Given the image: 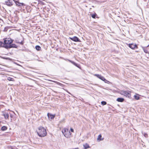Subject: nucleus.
I'll return each mask as SVG.
<instances>
[{"label":"nucleus","mask_w":149,"mask_h":149,"mask_svg":"<svg viewBox=\"0 0 149 149\" xmlns=\"http://www.w3.org/2000/svg\"><path fill=\"white\" fill-rule=\"evenodd\" d=\"M15 41L16 43H19L21 45H22L23 44L22 40H21L19 38H15Z\"/></svg>","instance_id":"obj_9"},{"label":"nucleus","mask_w":149,"mask_h":149,"mask_svg":"<svg viewBox=\"0 0 149 149\" xmlns=\"http://www.w3.org/2000/svg\"><path fill=\"white\" fill-rule=\"evenodd\" d=\"M3 115L6 119H7L8 118L9 115L8 113H5L3 114Z\"/></svg>","instance_id":"obj_14"},{"label":"nucleus","mask_w":149,"mask_h":149,"mask_svg":"<svg viewBox=\"0 0 149 149\" xmlns=\"http://www.w3.org/2000/svg\"><path fill=\"white\" fill-rule=\"evenodd\" d=\"M102 137V136L101 134L98 135V137L97 138V140H99L100 141L102 140L103 139H101V138Z\"/></svg>","instance_id":"obj_20"},{"label":"nucleus","mask_w":149,"mask_h":149,"mask_svg":"<svg viewBox=\"0 0 149 149\" xmlns=\"http://www.w3.org/2000/svg\"><path fill=\"white\" fill-rule=\"evenodd\" d=\"M121 93L126 97L129 98L131 97V94L130 92H127L126 91H121Z\"/></svg>","instance_id":"obj_4"},{"label":"nucleus","mask_w":149,"mask_h":149,"mask_svg":"<svg viewBox=\"0 0 149 149\" xmlns=\"http://www.w3.org/2000/svg\"><path fill=\"white\" fill-rule=\"evenodd\" d=\"M12 78H11L10 77H8V79L9 80H10V81H12Z\"/></svg>","instance_id":"obj_27"},{"label":"nucleus","mask_w":149,"mask_h":149,"mask_svg":"<svg viewBox=\"0 0 149 149\" xmlns=\"http://www.w3.org/2000/svg\"><path fill=\"white\" fill-rule=\"evenodd\" d=\"M35 48L38 51H39L41 49V47L39 45L36 46Z\"/></svg>","instance_id":"obj_19"},{"label":"nucleus","mask_w":149,"mask_h":149,"mask_svg":"<svg viewBox=\"0 0 149 149\" xmlns=\"http://www.w3.org/2000/svg\"><path fill=\"white\" fill-rule=\"evenodd\" d=\"M70 130L72 132H74V130L73 129L71 128Z\"/></svg>","instance_id":"obj_26"},{"label":"nucleus","mask_w":149,"mask_h":149,"mask_svg":"<svg viewBox=\"0 0 149 149\" xmlns=\"http://www.w3.org/2000/svg\"><path fill=\"white\" fill-rule=\"evenodd\" d=\"M6 4L8 6H11L13 5V4L12 2H10V1H6L5 2Z\"/></svg>","instance_id":"obj_12"},{"label":"nucleus","mask_w":149,"mask_h":149,"mask_svg":"<svg viewBox=\"0 0 149 149\" xmlns=\"http://www.w3.org/2000/svg\"><path fill=\"white\" fill-rule=\"evenodd\" d=\"M13 40L10 38H6L4 41L3 47L5 48L6 46L10 45L13 42Z\"/></svg>","instance_id":"obj_3"},{"label":"nucleus","mask_w":149,"mask_h":149,"mask_svg":"<svg viewBox=\"0 0 149 149\" xmlns=\"http://www.w3.org/2000/svg\"><path fill=\"white\" fill-rule=\"evenodd\" d=\"M142 48L144 51V52L146 53H148V51L147 50V49H146V47H142Z\"/></svg>","instance_id":"obj_17"},{"label":"nucleus","mask_w":149,"mask_h":149,"mask_svg":"<svg viewBox=\"0 0 149 149\" xmlns=\"http://www.w3.org/2000/svg\"><path fill=\"white\" fill-rule=\"evenodd\" d=\"M47 116L49 119H50L51 120L54 119L55 117V115H52L49 113H48Z\"/></svg>","instance_id":"obj_11"},{"label":"nucleus","mask_w":149,"mask_h":149,"mask_svg":"<svg viewBox=\"0 0 149 149\" xmlns=\"http://www.w3.org/2000/svg\"><path fill=\"white\" fill-rule=\"evenodd\" d=\"M8 1H10V0H8Z\"/></svg>","instance_id":"obj_31"},{"label":"nucleus","mask_w":149,"mask_h":149,"mask_svg":"<svg viewBox=\"0 0 149 149\" xmlns=\"http://www.w3.org/2000/svg\"><path fill=\"white\" fill-rule=\"evenodd\" d=\"M143 134V135L146 138H147L148 137V135L146 133H142Z\"/></svg>","instance_id":"obj_24"},{"label":"nucleus","mask_w":149,"mask_h":149,"mask_svg":"<svg viewBox=\"0 0 149 149\" xmlns=\"http://www.w3.org/2000/svg\"><path fill=\"white\" fill-rule=\"evenodd\" d=\"M38 135L40 137H44L47 134L46 130L41 126L39 127L37 130Z\"/></svg>","instance_id":"obj_1"},{"label":"nucleus","mask_w":149,"mask_h":149,"mask_svg":"<svg viewBox=\"0 0 149 149\" xmlns=\"http://www.w3.org/2000/svg\"><path fill=\"white\" fill-rule=\"evenodd\" d=\"M84 148L85 149H87L90 147L89 145L87 143H86L83 145Z\"/></svg>","instance_id":"obj_15"},{"label":"nucleus","mask_w":149,"mask_h":149,"mask_svg":"<svg viewBox=\"0 0 149 149\" xmlns=\"http://www.w3.org/2000/svg\"><path fill=\"white\" fill-rule=\"evenodd\" d=\"M134 97L136 100H139L140 98V97L139 96L136 95H134Z\"/></svg>","instance_id":"obj_21"},{"label":"nucleus","mask_w":149,"mask_h":149,"mask_svg":"<svg viewBox=\"0 0 149 149\" xmlns=\"http://www.w3.org/2000/svg\"><path fill=\"white\" fill-rule=\"evenodd\" d=\"M128 46L132 49H134L135 48H137L136 44L134 43L129 44H128Z\"/></svg>","instance_id":"obj_7"},{"label":"nucleus","mask_w":149,"mask_h":149,"mask_svg":"<svg viewBox=\"0 0 149 149\" xmlns=\"http://www.w3.org/2000/svg\"><path fill=\"white\" fill-rule=\"evenodd\" d=\"M149 45H148V46H147V47H148V46H149Z\"/></svg>","instance_id":"obj_30"},{"label":"nucleus","mask_w":149,"mask_h":149,"mask_svg":"<svg viewBox=\"0 0 149 149\" xmlns=\"http://www.w3.org/2000/svg\"><path fill=\"white\" fill-rule=\"evenodd\" d=\"M43 2H42V4H43Z\"/></svg>","instance_id":"obj_32"},{"label":"nucleus","mask_w":149,"mask_h":149,"mask_svg":"<svg viewBox=\"0 0 149 149\" xmlns=\"http://www.w3.org/2000/svg\"><path fill=\"white\" fill-rule=\"evenodd\" d=\"M95 76H97L98 78L101 79V80L104 81L105 83H107V82H109L107 80L105 79L103 76L98 74H95Z\"/></svg>","instance_id":"obj_5"},{"label":"nucleus","mask_w":149,"mask_h":149,"mask_svg":"<svg viewBox=\"0 0 149 149\" xmlns=\"http://www.w3.org/2000/svg\"><path fill=\"white\" fill-rule=\"evenodd\" d=\"M7 127L5 126H3L1 128V130L2 131H4L7 129Z\"/></svg>","instance_id":"obj_18"},{"label":"nucleus","mask_w":149,"mask_h":149,"mask_svg":"<svg viewBox=\"0 0 149 149\" xmlns=\"http://www.w3.org/2000/svg\"><path fill=\"white\" fill-rule=\"evenodd\" d=\"M12 149H17L16 148H12Z\"/></svg>","instance_id":"obj_28"},{"label":"nucleus","mask_w":149,"mask_h":149,"mask_svg":"<svg viewBox=\"0 0 149 149\" xmlns=\"http://www.w3.org/2000/svg\"><path fill=\"white\" fill-rule=\"evenodd\" d=\"M97 15L95 13L94 14H93L91 15L92 17L93 18H95V17L96 16V15Z\"/></svg>","instance_id":"obj_22"},{"label":"nucleus","mask_w":149,"mask_h":149,"mask_svg":"<svg viewBox=\"0 0 149 149\" xmlns=\"http://www.w3.org/2000/svg\"><path fill=\"white\" fill-rule=\"evenodd\" d=\"M15 3L16 5L18 6L22 7L25 5V4L23 3H20L18 1L13 0Z\"/></svg>","instance_id":"obj_6"},{"label":"nucleus","mask_w":149,"mask_h":149,"mask_svg":"<svg viewBox=\"0 0 149 149\" xmlns=\"http://www.w3.org/2000/svg\"><path fill=\"white\" fill-rule=\"evenodd\" d=\"M68 61H70V62L71 63H72V64H74V65H75V66H77V67H78V66H77V64L75 62H74L73 61H71L70 60H67Z\"/></svg>","instance_id":"obj_16"},{"label":"nucleus","mask_w":149,"mask_h":149,"mask_svg":"<svg viewBox=\"0 0 149 149\" xmlns=\"http://www.w3.org/2000/svg\"><path fill=\"white\" fill-rule=\"evenodd\" d=\"M0 20H1V21H3L2 19H1L0 18Z\"/></svg>","instance_id":"obj_29"},{"label":"nucleus","mask_w":149,"mask_h":149,"mask_svg":"<svg viewBox=\"0 0 149 149\" xmlns=\"http://www.w3.org/2000/svg\"><path fill=\"white\" fill-rule=\"evenodd\" d=\"M70 39L72 40L75 42H80L79 39L76 36H74L72 38H70Z\"/></svg>","instance_id":"obj_10"},{"label":"nucleus","mask_w":149,"mask_h":149,"mask_svg":"<svg viewBox=\"0 0 149 149\" xmlns=\"http://www.w3.org/2000/svg\"><path fill=\"white\" fill-rule=\"evenodd\" d=\"M101 104L102 105H105L107 104V102L104 101H103L101 102Z\"/></svg>","instance_id":"obj_23"},{"label":"nucleus","mask_w":149,"mask_h":149,"mask_svg":"<svg viewBox=\"0 0 149 149\" xmlns=\"http://www.w3.org/2000/svg\"><path fill=\"white\" fill-rule=\"evenodd\" d=\"M124 99L123 98L119 97L117 99V100L119 102H122L124 101Z\"/></svg>","instance_id":"obj_13"},{"label":"nucleus","mask_w":149,"mask_h":149,"mask_svg":"<svg viewBox=\"0 0 149 149\" xmlns=\"http://www.w3.org/2000/svg\"><path fill=\"white\" fill-rule=\"evenodd\" d=\"M62 132L65 137L69 138L71 136V134L68 129L65 128L63 129L62 130Z\"/></svg>","instance_id":"obj_2"},{"label":"nucleus","mask_w":149,"mask_h":149,"mask_svg":"<svg viewBox=\"0 0 149 149\" xmlns=\"http://www.w3.org/2000/svg\"><path fill=\"white\" fill-rule=\"evenodd\" d=\"M17 45L14 44H10V45L8 46H6L5 48L7 49L10 48H17Z\"/></svg>","instance_id":"obj_8"},{"label":"nucleus","mask_w":149,"mask_h":149,"mask_svg":"<svg viewBox=\"0 0 149 149\" xmlns=\"http://www.w3.org/2000/svg\"><path fill=\"white\" fill-rule=\"evenodd\" d=\"M4 43L3 42L0 41V47H3Z\"/></svg>","instance_id":"obj_25"}]
</instances>
